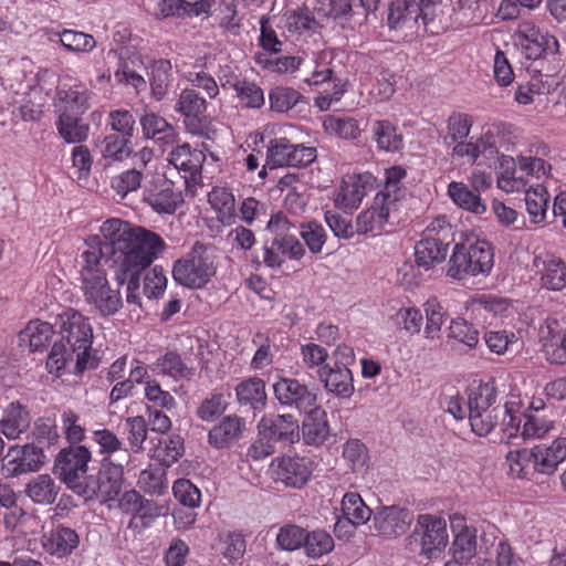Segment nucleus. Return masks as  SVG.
Listing matches in <instances>:
<instances>
[{"instance_id": "nucleus-1", "label": "nucleus", "mask_w": 566, "mask_h": 566, "mask_svg": "<svg viewBox=\"0 0 566 566\" xmlns=\"http://www.w3.org/2000/svg\"><path fill=\"white\" fill-rule=\"evenodd\" d=\"M86 249L82 252L83 262L90 264L112 265L130 258L140 265H150L165 248L159 234L128 222L112 218L101 227V235H92L85 241Z\"/></svg>"}, {"instance_id": "nucleus-15", "label": "nucleus", "mask_w": 566, "mask_h": 566, "mask_svg": "<svg viewBox=\"0 0 566 566\" xmlns=\"http://www.w3.org/2000/svg\"><path fill=\"white\" fill-rule=\"evenodd\" d=\"M517 38L522 52L528 60L554 55L559 50V43L554 35L531 23L524 24L517 31Z\"/></svg>"}, {"instance_id": "nucleus-44", "label": "nucleus", "mask_w": 566, "mask_h": 566, "mask_svg": "<svg viewBox=\"0 0 566 566\" xmlns=\"http://www.w3.org/2000/svg\"><path fill=\"white\" fill-rule=\"evenodd\" d=\"M116 266L115 279L119 285L127 282V291H138L140 285V274L149 265H140L138 259L130 258L129 263L127 260L114 264Z\"/></svg>"}, {"instance_id": "nucleus-7", "label": "nucleus", "mask_w": 566, "mask_h": 566, "mask_svg": "<svg viewBox=\"0 0 566 566\" xmlns=\"http://www.w3.org/2000/svg\"><path fill=\"white\" fill-rule=\"evenodd\" d=\"M91 451L84 446H69L60 450L54 460V473L72 491L81 495L77 486H84Z\"/></svg>"}, {"instance_id": "nucleus-63", "label": "nucleus", "mask_w": 566, "mask_h": 566, "mask_svg": "<svg viewBox=\"0 0 566 566\" xmlns=\"http://www.w3.org/2000/svg\"><path fill=\"white\" fill-rule=\"evenodd\" d=\"M143 172L138 169H128L113 178L112 187L122 198L140 187Z\"/></svg>"}, {"instance_id": "nucleus-35", "label": "nucleus", "mask_w": 566, "mask_h": 566, "mask_svg": "<svg viewBox=\"0 0 566 566\" xmlns=\"http://www.w3.org/2000/svg\"><path fill=\"white\" fill-rule=\"evenodd\" d=\"M548 202L549 195L544 186L537 185L526 190L525 206L533 223L537 224L545 221Z\"/></svg>"}, {"instance_id": "nucleus-31", "label": "nucleus", "mask_w": 566, "mask_h": 566, "mask_svg": "<svg viewBox=\"0 0 566 566\" xmlns=\"http://www.w3.org/2000/svg\"><path fill=\"white\" fill-rule=\"evenodd\" d=\"M29 427V411L19 402H11L0 420V432L8 439H15Z\"/></svg>"}, {"instance_id": "nucleus-51", "label": "nucleus", "mask_w": 566, "mask_h": 566, "mask_svg": "<svg viewBox=\"0 0 566 566\" xmlns=\"http://www.w3.org/2000/svg\"><path fill=\"white\" fill-rule=\"evenodd\" d=\"M343 458L354 472L364 471L368 462V449L359 439H349L343 447Z\"/></svg>"}, {"instance_id": "nucleus-24", "label": "nucleus", "mask_w": 566, "mask_h": 566, "mask_svg": "<svg viewBox=\"0 0 566 566\" xmlns=\"http://www.w3.org/2000/svg\"><path fill=\"white\" fill-rule=\"evenodd\" d=\"M306 416L300 430L305 444L319 447L329 437V426L324 409L318 406L305 411Z\"/></svg>"}, {"instance_id": "nucleus-49", "label": "nucleus", "mask_w": 566, "mask_h": 566, "mask_svg": "<svg viewBox=\"0 0 566 566\" xmlns=\"http://www.w3.org/2000/svg\"><path fill=\"white\" fill-rule=\"evenodd\" d=\"M292 143L287 138H275L270 142L266 154V166L270 169L290 166Z\"/></svg>"}, {"instance_id": "nucleus-14", "label": "nucleus", "mask_w": 566, "mask_h": 566, "mask_svg": "<svg viewBox=\"0 0 566 566\" xmlns=\"http://www.w3.org/2000/svg\"><path fill=\"white\" fill-rule=\"evenodd\" d=\"M413 521V513L407 506L381 505L374 512L373 526L377 534L398 537L407 532Z\"/></svg>"}, {"instance_id": "nucleus-25", "label": "nucleus", "mask_w": 566, "mask_h": 566, "mask_svg": "<svg viewBox=\"0 0 566 566\" xmlns=\"http://www.w3.org/2000/svg\"><path fill=\"white\" fill-rule=\"evenodd\" d=\"M318 377L329 392L339 397H349L354 391L352 371L344 363H335L334 367L324 365L318 369Z\"/></svg>"}, {"instance_id": "nucleus-57", "label": "nucleus", "mask_w": 566, "mask_h": 566, "mask_svg": "<svg viewBox=\"0 0 566 566\" xmlns=\"http://www.w3.org/2000/svg\"><path fill=\"white\" fill-rule=\"evenodd\" d=\"M305 533L306 530L295 524L282 526L276 535L277 547L289 552L303 547Z\"/></svg>"}, {"instance_id": "nucleus-13", "label": "nucleus", "mask_w": 566, "mask_h": 566, "mask_svg": "<svg viewBox=\"0 0 566 566\" xmlns=\"http://www.w3.org/2000/svg\"><path fill=\"white\" fill-rule=\"evenodd\" d=\"M274 480L293 489L303 488L311 479L313 462L306 457H280L272 461Z\"/></svg>"}, {"instance_id": "nucleus-32", "label": "nucleus", "mask_w": 566, "mask_h": 566, "mask_svg": "<svg viewBox=\"0 0 566 566\" xmlns=\"http://www.w3.org/2000/svg\"><path fill=\"white\" fill-rule=\"evenodd\" d=\"M75 353L69 349L64 342H55L45 358V370L53 379L61 378L73 361Z\"/></svg>"}, {"instance_id": "nucleus-37", "label": "nucleus", "mask_w": 566, "mask_h": 566, "mask_svg": "<svg viewBox=\"0 0 566 566\" xmlns=\"http://www.w3.org/2000/svg\"><path fill=\"white\" fill-rule=\"evenodd\" d=\"M155 367L158 373L172 377L174 379H191L195 375V369L188 367L181 356L176 352H167L159 357Z\"/></svg>"}, {"instance_id": "nucleus-58", "label": "nucleus", "mask_w": 566, "mask_h": 566, "mask_svg": "<svg viewBox=\"0 0 566 566\" xmlns=\"http://www.w3.org/2000/svg\"><path fill=\"white\" fill-rule=\"evenodd\" d=\"M535 450L521 449L510 451L506 455V461L510 465L511 473L517 478H525L528 469L534 470Z\"/></svg>"}, {"instance_id": "nucleus-52", "label": "nucleus", "mask_w": 566, "mask_h": 566, "mask_svg": "<svg viewBox=\"0 0 566 566\" xmlns=\"http://www.w3.org/2000/svg\"><path fill=\"white\" fill-rule=\"evenodd\" d=\"M115 59L118 62V66L114 72V77L119 84H127L135 87L137 91L146 88V81L137 72L129 69L127 62H125L115 50H109L107 59Z\"/></svg>"}, {"instance_id": "nucleus-2", "label": "nucleus", "mask_w": 566, "mask_h": 566, "mask_svg": "<svg viewBox=\"0 0 566 566\" xmlns=\"http://www.w3.org/2000/svg\"><path fill=\"white\" fill-rule=\"evenodd\" d=\"M62 340L64 338L75 353L74 375H82L86 369H94L98 366V358L91 354L93 343V328L88 319L80 312L69 308L56 315Z\"/></svg>"}, {"instance_id": "nucleus-19", "label": "nucleus", "mask_w": 566, "mask_h": 566, "mask_svg": "<svg viewBox=\"0 0 566 566\" xmlns=\"http://www.w3.org/2000/svg\"><path fill=\"white\" fill-rule=\"evenodd\" d=\"M0 471L4 478H14L35 471V442L11 446L1 459Z\"/></svg>"}, {"instance_id": "nucleus-64", "label": "nucleus", "mask_w": 566, "mask_h": 566, "mask_svg": "<svg viewBox=\"0 0 566 566\" xmlns=\"http://www.w3.org/2000/svg\"><path fill=\"white\" fill-rule=\"evenodd\" d=\"M128 441L134 452L143 450V443L147 438V422L143 416L129 417L126 419Z\"/></svg>"}, {"instance_id": "nucleus-16", "label": "nucleus", "mask_w": 566, "mask_h": 566, "mask_svg": "<svg viewBox=\"0 0 566 566\" xmlns=\"http://www.w3.org/2000/svg\"><path fill=\"white\" fill-rule=\"evenodd\" d=\"M176 112L184 116V123L189 133L205 135L208 130L206 116L207 102L195 90H184L175 106Z\"/></svg>"}, {"instance_id": "nucleus-61", "label": "nucleus", "mask_w": 566, "mask_h": 566, "mask_svg": "<svg viewBox=\"0 0 566 566\" xmlns=\"http://www.w3.org/2000/svg\"><path fill=\"white\" fill-rule=\"evenodd\" d=\"M424 306L427 316L424 333L428 338L433 339L439 336V332L444 322L447 313L443 311L442 305L434 297L429 298Z\"/></svg>"}, {"instance_id": "nucleus-34", "label": "nucleus", "mask_w": 566, "mask_h": 566, "mask_svg": "<svg viewBox=\"0 0 566 566\" xmlns=\"http://www.w3.org/2000/svg\"><path fill=\"white\" fill-rule=\"evenodd\" d=\"M373 139L381 150L397 151L403 146L402 135L389 120H376L371 126Z\"/></svg>"}, {"instance_id": "nucleus-3", "label": "nucleus", "mask_w": 566, "mask_h": 566, "mask_svg": "<svg viewBox=\"0 0 566 566\" xmlns=\"http://www.w3.org/2000/svg\"><path fill=\"white\" fill-rule=\"evenodd\" d=\"M213 252V245L196 241L185 256L175 261L174 280L185 287H203L217 272Z\"/></svg>"}, {"instance_id": "nucleus-30", "label": "nucleus", "mask_w": 566, "mask_h": 566, "mask_svg": "<svg viewBox=\"0 0 566 566\" xmlns=\"http://www.w3.org/2000/svg\"><path fill=\"white\" fill-rule=\"evenodd\" d=\"M54 107L57 114L61 111H67L73 115L81 116L90 108L88 92L78 86L57 91L54 97Z\"/></svg>"}, {"instance_id": "nucleus-23", "label": "nucleus", "mask_w": 566, "mask_h": 566, "mask_svg": "<svg viewBox=\"0 0 566 566\" xmlns=\"http://www.w3.org/2000/svg\"><path fill=\"white\" fill-rule=\"evenodd\" d=\"M139 124L144 137L154 140L155 144L164 149L166 146H171L178 140L176 128L156 113H145L140 116Z\"/></svg>"}, {"instance_id": "nucleus-28", "label": "nucleus", "mask_w": 566, "mask_h": 566, "mask_svg": "<svg viewBox=\"0 0 566 566\" xmlns=\"http://www.w3.org/2000/svg\"><path fill=\"white\" fill-rule=\"evenodd\" d=\"M59 136L67 144H80L87 139L90 125L81 116L61 111L55 122Z\"/></svg>"}, {"instance_id": "nucleus-6", "label": "nucleus", "mask_w": 566, "mask_h": 566, "mask_svg": "<svg viewBox=\"0 0 566 566\" xmlns=\"http://www.w3.org/2000/svg\"><path fill=\"white\" fill-rule=\"evenodd\" d=\"M80 273L86 302L102 316L117 313L123 305L122 296L119 291L111 289L103 265L83 262Z\"/></svg>"}, {"instance_id": "nucleus-48", "label": "nucleus", "mask_w": 566, "mask_h": 566, "mask_svg": "<svg viewBox=\"0 0 566 566\" xmlns=\"http://www.w3.org/2000/svg\"><path fill=\"white\" fill-rule=\"evenodd\" d=\"M61 44L69 51L90 52L96 46L95 39L87 33L75 30H63L55 33Z\"/></svg>"}, {"instance_id": "nucleus-59", "label": "nucleus", "mask_w": 566, "mask_h": 566, "mask_svg": "<svg viewBox=\"0 0 566 566\" xmlns=\"http://www.w3.org/2000/svg\"><path fill=\"white\" fill-rule=\"evenodd\" d=\"M297 234L302 237L308 250L313 253H319L326 242V232L322 224L316 221L302 223Z\"/></svg>"}, {"instance_id": "nucleus-20", "label": "nucleus", "mask_w": 566, "mask_h": 566, "mask_svg": "<svg viewBox=\"0 0 566 566\" xmlns=\"http://www.w3.org/2000/svg\"><path fill=\"white\" fill-rule=\"evenodd\" d=\"M247 422L237 415L223 417L208 432V443L218 450L231 448L243 436Z\"/></svg>"}, {"instance_id": "nucleus-10", "label": "nucleus", "mask_w": 566, "mask_h": 566, "mask_svg": "<svg viewBox=\"0 0 566 566\" xmlns=\"http://www.w3.org/2000/svg\"><path fill=\"white\" fill-rule=\"evenodd\" d=\"M272 389L279 403L289 410L305 412L317 406V389L296 378L279 376Z\"/></svg>"}, {"instance_id": "nucleus-17", "label": "nucleus", "mask_w": 566, "mask_h": 566, "mask_svg": "<svg viewBox=\"0 0 566 566\" xmlns=\"http://www.w3.org/2000/svg\"><path fill=\"white\" fill-rule=\"evenodd\" d=\"M258 428L260 434L274 442L293 444L300 440V423L291 413L262 418Z\"/></svg>"}, {"instance_id": "nucleus-54", "label": "nucleus", "mask_w": 566, "mask_h": 566, "mask_svg": "<svg viewBox=\"0 0 566 566\" xmlns=\"http://www.w3.org/2000/svg\"><path fill=\"white\" fill-rule=\"evenodd\" d=\"M472 124L473 122L470 115L453 112L447 122L448 132L444 137V142L450 144L464 139L468 137Z\"/></svg>"}, {"instance_id": "nucleus-5", "label": "nucleus", "mask_w": 566, "mask_h": 566, "mask_svg": "<svg viewBox=\"0 0 566 566\" xmlns=\"http://www.w3.org/2000/svg\"><path fill=\"white\" fill-rule=\"evenodd\" d=\"M454 241V231L444 216L437 217L426 228L415 245V261L426 271L446 260L448 248Z\"/></svg>"}, {"instance_id": "nucleus-50", "label": "nucleus", "mask_w": 566, "mask_h": 566, "mask_svg": "<svg viewBox=\"0 0 566 566\" xmlns=\"http://www.w3.org/2000/svg\"><path fill=\"white\" fill-rule=\"evenodd\" d=\"M170 71L171 63L168 60H158L153 64L151 67V77H150V87L153 95L157 99H161V97L167 93L168 87L170 85Z\"/></svg>"}, {"instance_id": "nucleus-46", "label": "nucleus", "mask_w": 566, "mask_h": 566, "mask_svg": "<svg viewBox=\"0 0 566 566\" xmlns=\"http://www.w3.org/2000/svg\"><path fill=\"white\" fill-rule=\"evenodd\" d=\"M303 547L308 557H321L334 548V539L324 530H314L305 533Z\"/></svg>"}, {"instance_id": "nucleus-26", "label": "nucleus", "mask_w": 566, "mask_h": 566, "mask_svg": "<svg viewBox=\"0 0 566 566\" xmlns=\"http://www.w3.org/2000/svg\"><path fill=\"white\" fill-rule=\"evenodd\" d=\"M534 471L551 475L566 459V438L556 439L551 446H535Z\"/></svg>"}, {"instance_id": "nucleus-11", "label": "nucleus", "mask_w": 566, "mask_h": 566, "mask_svg": "<svg viewBox=\"0 0 566 566\" xmlns=\"http://www.w3.org/2000/svg\"><path fill=\"white\" fill-rule=\"evenodd\" d=\"M448 544L447 523L430 514L418 516L417 525L409 536V545L419 546V553L431 557L434 552L444 549Z\"/></svg>"}, {"instance_id": "nucleus-9", "label": "nucleus", "mask_w": 566, "mask_h": 566, "mask_svg": "<svg viewBox=\"0 0 566 566\" xmlns=\"http://www.w3.org/2000/svg\"><path fill=\"white\" fill-rule=\"evenodd\" d=\"M441 0H388L387 25L391 30H412L421 19L426 27L431 9Z\"/></svg>"}, {"instance_id": "nucleus-22", "label": "nucleus", "mask_w": 566, "mask_h": 566, "mask_svg": "<svg viewBox=\"0 0 566 566\" xmlns=\"http://www.w3.org/2000/svg\"><path fill=\"white\" fill-rule=\"evenodd\" d=\"M206 155L199 149H192L185 143L175 147L169 154V163L179 171L187 174L186 182L190 179L193 182L201 179L202 164Z\"/></svg>"}, {"instance_id": "nucleus-21", "label": "nucleus", "mask_w": 566, "mask_h": 566, "mask_svg": "<svg viewBox=\"0 0 566 566\" xmlns=\"http://www.w3.org/2000/svg\"><path fill=\"white\" fill-rule=\"evenodd\" d=\"M396 210V198L391 195L376 196L371 208L360 212L356 219V231L367 233L374 230H381L389 221L390 212Z\"/></svg>"}, {"instance_id": "nucleus-36", "label": "nucleus", "mask_w": 566, "mask_h": 566, "mask_svg": "<svg viewBox=\"0 0 566 566\" xmlns=\"http://www.w3.org/2000/svg\"><path fill=\"white\" fill-rule=\"evenodd\" d=\"M506 417V405L495 406L485 411L469 413V420L472 431L480 437L488 436L495 426L499 424L500 418Z\"/></svg>"}, {"instance_id": "nucleus-4", "label": "nucleus", "mask_w": 566, "mask_h": 566, "mask_svg": "<svg viewBox=\"0 0 566 566\" xmlns=\"http://www.w3.org/2000/svg\"><path fill=\"white\" fill-rule=\"evenodd\" d=\"M493 247L485 240L473 243H457L448 262L447 276L464 280L468 276L489 274L493 268Z\"/></svg>"}, {"instance_id": "nucleus-53", "label": "nucleus", "mask_w": 566, "mask_h": 566, "mask_svg": "<svg viewBox=\"0 0 566 566\" xmlns=\"http://www.w3.org/2000/svg\"><path fill=\"white\" fill-rule=\"evenodd\" d=\"M136 119L127 109H115L108 113L107 126L111 133H118V136L132 140L135 132Z\"/></svg>"}, {"instance_id": "nucleus-60", "label": "nucleus", "mask_w": 566, "mask_h": 566, "mask_svg": "<svg viewBox=\"0 0 566 566\" xmlns=\"http://www.w3.org/2000/svg\"><path fill=\"white\" fill-rule=\"evenodd\" d=\"M488 0H457L453 11L467 22H479L488 12Z\"/></svg>"}, {"instance_id": "nucleus-45", "label": "nucleus", "mask_w": 566, "mask_h": 566, "mask_svg": "<svg viewBox=\"0 0 566 566\" xmlns=\"http://www.w3.org/2000/svg\"><path fill=\"white\" fill-rule=\"evenodd\" d=\"M542 284L548 290L559 291L566 284V264L559 258L552 256L544 262Z\"/></svg>"}, {"instance_id": "nucleus-12", "label": "nucleus", "mask_w": 566, "mask_h": 566, "mask_svg": "<svg viewBox=\"0 0 566 566\" xmlns=\"http://www.w3.org/2000/svg\"><path fill=\"white\" fill-rule=\"evenodd\" d=\"M268 230L273 234V247L291 260H300L305 254L303 244L297 239V227L283 212L272 214Z\"/></svg>"}, {"instance_id": "nucleus-27", "label": "nucleus", "mask_w": 566, "mask_h": 566, "mask_svg": "<svg viewBox=\"0 0 566 566\" xmlns=\"http://www.w3.org/2000/svg\"><path fill=\"white\" fill-rule=\"evenodd\" d=\"M235 396L240 406L261 411L265 408L268 401L265 382L259 377L242 380L235 386Z\"/></svg>"}, {"instance_id": "nucleus-29", "label": "nucleus", "mask_w": 566, "mask_h": 566, "mask_svg": "<svg viewBox=\"0 0 566 566\" xmlns=\"http://www.w3.org/2000/svg\"><path fill=\"white\" fill-rule=\"evenodd\" d=\"M78 545V535L69 527H57L49 535L42 536V546L51 555L64 557L70 555Z\"/></svg>"}, {"instance_id": "nucleus-8", "label": "nucleus", "mask_w": 566, "mask_h": 566, "mask_svg": "<svg viewBox=\"0 0 566 566\" xmlns=\"http://www.w3.org/2000/svg\"><path fill=\"white\" fill-rule=\"evenodd\" d=\"M123 467L113 463L108 458H104L97 476L90 475L86 478L84 486H77L81 496L85 500L94 497L102 501H113L118 497L123 486Z\"/></svg>"}, {"instance_id": "nucleus-38", "label": "nucleus", "mask_w": 566, "mask_h": 566, "mask_svg": "<svg viewBox=\"0 0 566 566\" xmlns=\"http://www.w3.org/2000/svg\"><path fill=\"white\" fill-rule=\"evenodd\" d=\"M452 557L457 560L470 562L479 554L476 544V530L463 527L455 536L451 547Z\"/></svg>"}, {"instance_id": "nucleus-43", "label": "nucleus", "mask_w": 566, "mask_h": 566, "mask_svg": "<svg viewBox=\"0 0 566 566\" xmlns=\"http://www.w3.org/2000/svg\"><path fill=\"white\" fill-rule=\"evenodd\" d=\"M304 99L298 91L286 86H275L269 93L270 109L275 113H286Z\"/></svg>"}, {"instance_id": "nucleus-18", "label": "nucleus", "mask_w": 566, "mask_h": 566, "mask_svg": "<svg viewBox=\"0 0 566 566\" xmlns=\"http://www.w3.org/2000/svg\"><path fill=\"white\" fill-rule=\"evenodd\" d=\"M144 200L156 212L169 214L174 213L184 203L181 191L175 190L174 182L164 177H159L151 182Z\"/></svg>"}, {"instance_id": "nucleus-40", "label": "nucleus", "mask_w": 566, "mask_h": 566, "mask_svg": "<svg viewBox=\"0 0 566 566\" xmlns=\"http://www.w3.org/2000/svg\"><path fill=\"white\" fill-rule=\"evenodd\" d=\"M366 196V187L361 177H354L350 181H344L340 190L335 199L337 207L342 209H356Z\"/></svg>"}, {"instance_id": "nucleus-41", "label": "nucleus", "mask_w": 566, "mask_h": 566, "mask_svg": "<svg viewBox=\"0 0 566 566\" xmlns=\"http://www.w3.org/2000/svg\"><path fill=\"white\" fill-rule=\"evenodd\" d=\"M496 400V388L494 381L481 382L478 387L469 389L468 411L469 413L492 409Z\"/></svg>"}, {"instance_id": "nucleus-55", "label": "nucleus", "mask_w": 566, "mask_h": 566, "mask_svg": "<svg viewBox=\"0 0 566 566\" xmlns=\"http://www.w3.org/2000/svg\"><path fill=\"white\" fill-rule=\"evenodd\" d=\"M228 408V402L224 395L221 392L212 394L211 397L201 401L197 408L196 415L202 421L213 422L217 420Z\"/></svg>"}, {"instance_id": "nucleus-47", "label": "nucleus", "mask_w": 566, "mask_h": 566, "mask_svg": "<svg viewBox=\"0 0 566 566\" xmlns=\"http://www.w3.org/2000/svg\"><path fill=\"white\" fill-rule=\"evenodd\" d=\"M231 87L235 91L240 102L248 108H261L265 103L263 90L254 82L237 80Z\"/></svg>"}, {"instance_id": "nucleus-39", "label": "nucleus", "mask_w": 566, "mask_h": 566, "mask_svg": "<svg viewBox=\"0 0 566 566\" xmlns=\"http://www.w3.org/2000/svg\"><path fill=\"white\" fill-rule=\"evenodd\" d=\"M342 511L347 521L353 525H361L374 516V512L369 509L358 493H346L342 501Z\"/></svg>"}, {"instance_id": "nucleus-42", "label": "nucleus", "mask_w": 566, "mask_h": 566, "mask_svg": "<svg viewBox=\"0 0 566 566\" xmlns=\"http://www.w3.org/2000/svg\"><path fill=\"white\" fill-rule=\"evenodd\" d=\"M133 153L132 140L118 136V133L107 134L101 145V154L104 159L123 161Z\"/></svg>"}, {"instance_id": "nucleus-33", "label": "nucleus", "mask_w": 566, "mask_h": 566, "mask_svg": "<svg viewBox=\"0 0 566 566\" xmlns=\"http://www.w3.org/2000/svg\"><path fill=\"white\" fill-rule=\"evenodd\" d=\"M448 193L455 205L470 212L481 214L486 206L474 190H470L464 184L452 181L448 187Z\"/></svg>"}, {"instance_id": "nucleus-56", "label": "nucleus", "mask_w": 566, "mask_h": 566, "mask_svg": "<svg viewBox=\"0 0 566 566\" xmlns=\"http://www.w3.org/2000/svg\"><path fill=\"white\" fill-rule=\"evenodd\" d=\"M448 336L469 348H474L479 343V331L463 318L452 319Z\"/></svg>"}, {"instance_id": "nucleus-62", "label": "nucleus", "mask_w": 566, "mask_h": 566, "mask_svg": "<svg viewBox=\"0 0 566 566\" xmlns=\"http://www.w3.org/2000/svg\"><path fill=\"white\" fill-rule=\"evenodd\" d=\"M172 492L176 500L184 506L195 509L199 505L200 490L189 480L179 479L174 483Z\"/></svg>"}]
</instances>
